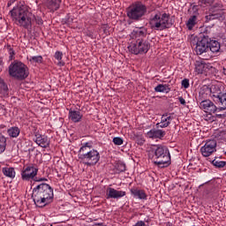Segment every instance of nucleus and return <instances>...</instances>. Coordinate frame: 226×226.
<instances>
[{"label": "nucleus", "mask_w": 226, "mask_h": 226, "mask_svg": "<svg viewBox=\"0 0 226 226\" xmlns=\"http://www.w3.org/2000/svg\"><path fill=\"white\" fill-rule=\"evenodd\" d=\"M32 199L37 207H45L54 200V189L50 185L41 183L33 189Z\"/></svg>", "instance_id": "f257e3e1"}, {"label": "nucleus", "mask_w": 226, "mask_h": 226, "mask_svg": "<svg viewBox=\"0 0 226 226\" xmlns=\"http://www.w3.org/2000/svg\"><path fill=\"white\" fill-rule=\"evenodd\" d=\"M10 13L15 24L19 26V27H24V29H31L33 27L34 16L27 6L21 5L19 7H14Z\"/></svg>", "instance_id": "f03ea898"}, {"label": "nucleus", "mask_w": 226, "mask_h": 226, "mask_svg": "<svg viewBox=\"0 0 226 226\" xmlns=\"http://www.w3.org/2000/svg\"><path fill=\"white\" fill-rule=\"evenodd\" d=\"M78 158L84 165L94 167L100 162V152L89 142L83 143L78 151Z\"/></svg>", "instance_id": "7ed1b4c3"}, {"label": "nucleus", "mask_w": 226, "mask_h": 226, "mask_svg": "<svg viewBox=\"0 0 226 226\" xmlns=\"http://www.w3.org/2000/svg\"><path fill=\"white\" fill-rule=\"evenodd\" d=\"M148 157L154 160V165L159 169H165L170 165V153L169 148L163 146H158L156 148L148 152Z\"/></svg>", "instance_id": "20e7f679"}, {"label": "nucleus", "mask_w": 226, "mask_h": 226, "mask_svg": "<svg viewBox=\"0 0 226 226\" xmlns=\"http://www.w3.org/2000/svg\"><path fill=\"white\" fill-rule=\"evenodd\" d=\"M149 26L154 31H165V29H170L174 23L170 19V14L164 12L157 13L152 17L149 20Z\"/></svg>", "instance_id": "39448f33"}, {"label": "nucleus", "mask_w": 226, "mask_h": 226, "mask_svg": "<svg viewBox=\"0 0 226 226\" xmlns=\"http://www.w3.org/2000/svg\"><path fill=\"white\" fill-rule=\"evenodd\" d=\"M9 75L16 80H26L29 77V68L20 61H14L9 65Z\"/></svg>", "instance_id": "423d86ee"}, {"label": "nucleus", "mask_w": 226, "mask_h": 226, "mask_svg": "<svg viewBox=\"0 0 226 226\" xmlns=\"http://www.w3.org/2000/svg\"><path fill=\"white\" fill-rule=\"evenodd\" d=\"M147 11V7H146L144 4H142L141 2H136L127 9V17L131 20H142V17L146 15Z\"/></svg>", "instance_id": "0eeeda50"}, {"label": "nucleus", "mask_w": 226, "mask_h": 226, "mask_svg": "<svg viewBox=\"0 0 226 226\" xmlns=\"http://www.w3.org/2000/svg\"><path fill=\"white\" fill-rule=\"evenodd\" d=\"M149 49H151L149 41L144 39H137L136 41L132 42L128 46L130 53L135 54V56H138V54H147Z\"/></svg>", "instance_id": "6e6552de"}, {"label": "nucleus", "mask_w": 226, "mask_h": 226, "mask_svg": "<svg viewBox=\"0 0 226 226\" xmlns=\"http://www.w3.org/2000/svg\"><path fill=\"white\" fill-rule=\"evenodd\" d=\"M209 41L210 38L208 35H203L199 38L195 47V52L198 56H202L204 52L207 51V49H209Z\"/></svg>", "instance_id": "1a4fd4ad"}, {"label": "nucleus", "mask_w": 226, "mask_h": 226, "mask_svg": "<svg viewBox=\"0 0 226 226\" xmlns=\"http://www.w3.org/2000/svg\"><path fill=\"white\" fill-rule=\"evenodd\" d=\"M36 176H38V167L34 166V164L26 166L21 171V179L23 181H31V179H34Z\"/></svg>", "instance_id": "9d476101"}, {"label": "nucleus", "mask_w": 226, "mask_h": 226, "mask_svg": "<svg viewBox=\"0 0 226 226\" xmlns=\"http://www.w3.org/2000/svg\"><path fill=\"white\" fill-rule=\"evenodd\" d=\"M216 151V140L210 139L205 143L203 147L200 148V153L202 156L207 158V156H211L213 153Z\"/></svg>", "instance_id": "9b49d317"}, {"label": "nucleus", "mask_w": 226, "mask_h": 226, "mask_svg": "<svg viewBox=\"0 0 226 226\" xmlns=\"http://www.w3.org/2000/svg\"><path fill=\"white\" fill-rule=\"evenodd\" d=\"M211 98H213L216 105H219V108H217L218 112L226 110V93L212 94Z\"/></svg>", "instance_id": "f8f14e48"}, {"label": "nucleus", "mask_w": 226, "mask_h": 226, "mask_svg": "<svg viewBox=\"0 0 226 226\" xmlns=\"http://www.w3.org/2000/svg\"><path fill=\"white\" fill-rule=\"evenodd\" d=\"M200 109L206 114H215L218 112V107L211 100H204L200 102Z\"/></svg>", "instance_id": "ddd939ff"}, {"label": "nucleus", "mask_w": 226, "mask_h": 226, "mask_svg": "<svg viewBox=\"0 0 226 226\" xmlns=\"http://www.w3.org/2000/svg\"><path fill=\"white\" fill-rule=\"evenodd\" d=\"M126 196V192L124 191H117L115 188L108 187L106 189V199L109 200V199H123V197Z\"/></svg>", "instance_id": "4468645a"}, {"label": "nucleus", "mask_w": 226, "mask_h": 226, "mask_svg": "<svg viewBox=\"0 0 226 226\" xmlns=\"http://www.w3.org/2000/svg\"><path fill=\"white\" fill-rule=\"evenodd\" d=\"M34 142L41 147L44 148H47L49 147V146H50V139H49V137L41 135L40 134V132H35Z\"/></svg>", "instance_id": "2eb2a0df"}, {"label": "nucleus", "mask_w": 226, "mask_h": 226, "mask_svg": "<svg viewBox=\"0 0 226 226\" xmlns=\"http://www.w3.org/2000/svg\"><path fill=\"white\" fill-rule=\"evenodd\" d=\"M172 119H174L172 114H163L161 117V122L156 124V128H168V126L170 125Z\"/></svg>", "instance_id": "dca6fc26"}, {"label": "nucleus", "mask_w": 226, "mask_h": 226, "mask_svg": "<svg viewBox=\"0 0 226 226\" xmlns=\"http://www.w3.org/2000/svg\"><path fill=\"white\" fill-rule=\"evenodd\" d=\"M165 131L162 129H152L147 132L148 139H163L165 137Z\"/></svg>", "instance_id": "f3484780"}, {"label": "nucleus", "mask_w": 226, "mask_h": 226, "mask_svg": "<svg viewBox=\"0 0 226 226\" xmlns=\"http://www.w3.org/2000/svg\"><path fill=\"white\" fill-rule=\"evenodd\" d=\"M132 36H135L138 40H144L147 36V28L142 26L134 29L132 31Z\"/></svg>", "instance_id": "a211bd4d"}, {"label": "nucleus", "mask_w": 226, "mask_h": 226, "mask_svg": "<svg viewBox=\"0 0 226 226\" xmlns=\"http://www.w3.org/2000/svg\"><path fill=\"white\" fill-rule=\"evenodd\" d=\"M69 119L72 121V123H80V121H82V113H80V111L70 109Z\"/></svg>", "instance_id": "6ab92c4d"}, {"label": "nucleus", "mask_w": 226, "mask_h": 226, "mask_svg": "<svg viewBox=\"0 0 226 226\" xmlns=\"http://www.w3.org/2000/svg\"><path fill=\"white\" fill-rule=\"evenodd\" d=\"M2 174H4L5 177H10V179H15V176L17 173L15 172V168L5 166L2 168Z\"/></svg>", "instance_id": "aec40b11"}, {"label": "nucleus", "mask_w": 226, "mask_h": 226, "mask_svg": "<svg viewBox=\"0 0 226 226\" xmlns=\"http://www.w3.org/2000/svg\"><path fill=\"white\" fill-rule=\"evenodd\" d=\"M46 6L50 11H56L61 6V0H47Z\"/></svg>", "instance_id": "412c9836"}, {"label": "nucleus", "mask_w": 226, "mask_h": 226, "mask_svg": "<svg viewBox=\"0 0 226 226\" xmlns=\"http://www.w3.org/2000/svg\"><path fill=\"white\" fill-rule=\"evenodd\" d=\"M206 68H207V64L204 62V60H199L195 62V72L196 73L202 74L206 72Z\"/></svg>", "instance_id": "4be33fe9"}, {"label": "nucleus", "mask_w": 226, "mask_h": 226, "mask_svg": "<svg viewBox=\"0 0 226 226\" xmlns=\"http://www.w3.org/2000/svg\"><path fill=\"white\" fill-rule=\"evenodd\" d=\"M131 193L133 195L135 199H139L142 200H146L147 199V195L146 194V192L139 190V189H131Z\"/></svg>", "instance_id": "5701e85b"}, {"label": "nucleus", "mask_w": 226, "mask_h": 226, "mask_svg": "<svg viewBox=\"0 0 226 226\" xmlns=\"http://www.w3.org/2000/svg\"><path fill=\"white\" fill-rule=\"evenodd\" d=\"M208 49H210L213 54H217V52H220L221 49L220 42H218V41L210 39V41H208Z\"/></svg>", "instance_id": "b1692460"}, {"label": "nucleus", "mask_w": 226, "mask_h": 226, "mask_svg": "<svg viewBox=\"0 0 226 226\" xmlns=\"http://www.w3.org/2000/svg\"><path fill=\"white\" fill-rule=\"evenodd\" d=\"M218 19H222V13L209 11V13L205 16V22H211V20H216Z\"/></svg>", "instance_id": "393cba45"}, {"label": "nucleus", "mask_w": 226, "mask_h": 226, "mask_svg": "<svg viewBox=\"0 0 226 226\" xmlns=\"http://www.w3.org/2000/svg\"><path fill=\"white\" fill-rule=\"evenodd\" d=\"M155 93H170V86L159 84L154 87Z\"/></svg>", "instance_id": "a878e982"}, {"label": "nucleus", "mask_w": 226, "mask_h": 226, "mask_svg": "<svg viewBox=\"0 0 226 226\" xmlns=\"http://www.w3.org/2000/svg\"><path fill=\"white\" fill-rule=\"evenodd\" d=\"M7 133L9 137H11L12 139H17V137L20 135V129L17 126L11 127L7 130Z\"/></svg>", "instance_id": "bb28decb"}, {"label": "nucleus", "mask_w": 226, "mask_h": 226, "mask_svg": "<svg viewBox=\"0 0 226 226\" xmlns=\"http://www.w3.org/2000/svg\"><path fill=\"white\" fill-rule=\"evenodd\" d=\"M0 94H2V96H8L9 94L8 85H6V83H4V80L1 78H0Z\"/></svg>", "instance_id": "cd10ccee"}, {"label": "nucleus", "mask_w": 226, "mask_h": 226, "mask_svg": "<svg viewBox=\"0 0 226 226\" xmlns=\"http://www.w3.org/2000/svg\"><path fill=\"white\" fill-rule=\"evenodd\" d=\"M195 24H197V16H192L186 22V26L189 31H192L193 27H195Z\"/></svg>", "instance_id": "c85d7f7f"}, {"label": "nucleus", "mask_w": 226, "mask_h": 226, "mask_svg": "<svg viewBox=\"0 0 226 226\" xmlns=\"http://www.w3.org/2000/svg\"><path fill=\"white\" fill-rule=\"evenodd\" d=\"M117 174H121L126 170V164L123 162H117L115 165Z\"/></svg>", "instance_id": "c756f323"}, {"label": "nucleus", "mask_w": 226, "mask_h": 226, "mask_svg": "<svg viewBox=\"0 0 226 226\" xmlns=\"http://www.w3.org/2000/svg\"><path fill=\"white\" fill-rule=\"evenodd\" d=\"M55 59H56L57 66H64V62L63 61V52L56 51L54 56Z\"/></svg>", "instance_id": "7c9ffc66"}, {"label": "nucleus", "mask_w": 226, "mask_h": 226, "mask_svg": "<svg viewBox=\"0 0 226 226\" xmlns=\"http://www.w3.org/2000/svg\"><path fill=\"white\" fill-rule=\"evenodd\" d=\"M6 150V138L0 132V154Z\"/></svg>", "instance_id": "2f4dec72"}, {"label": "nucleus", "mask_w": 226, "mask_h": 226, "mask_svg": "<svg viewBox=\"0 0 226 226\" xmlns=\"http://www.w3.org/2000/svg\"><path fill=\"white\" fill-rule=\"evenodd\" d=\"M223 11V4L222 2H214L213 6L209 9V11Z\"/></svg>", "instance_id": "473e14b6"}, {"label": "nucleus", "mask_w": 226, "mask_h": 226, "mask_svg": "<svg viewBox=\"0 0 226 226\" xmlns=\"http://www.w3.org/2000/svg\"><path fill=\"white\" fill-rule=\"evenodd\" d=\"M212 164L217 169H223V167L226 165V162L220 161V159H215L212 161Z\"/></svg>", "instance_id": "72a5a7b5"}, {"label": "nucleus", "mask_w": 226, "mask_h": 226, "mask_svg": "<svg viewBox=\"0 0 226 226\" xmlns=\"http://www.w3.org/2000/svg\"><path fill=\"white\" fill-rule=\"evenodd\" d=\"M30 63H37V64H41L43 63V56H31L29 58Z\"/></svg>", "instance_id": "f704fd0d"}, {"label": "nucleus", "mask_w": 226, "mask_h": 226, "mask_svg": "<svg viewBox=\"0 0 226 226\" xmlns=\"http://www.w3.org/2000/svg\"><path fill=\"white\" fill-rule=\"evenodd\" d=\"M7 50L9 52V60L13 61V57L15 56V50H13V48L11 46L8 45L7 46Z\"/></svg>", "instance_id": "c9c22d12"}, {"label": "nucleus", "mask_w": 226, "mask_h": 226, "mask_svg": "<svg viewBox=\"0 0 226 226\" xmlns=\"http://www.w3.org/2000/svg\"><path fill=\"white\" fill-rule=\"evenodd\" d=\"M123 138L121 137H115L113 138V144H115V146H123Z\"/></svg>", "instance_id": "e433bc0d"}, {"label": "nucleus", "mask_w": 226, "mask_h": 226, "mask_svg": "<svg viewBox=\"0 0 226 226\" xmlns=\"http://www.w3.org/2000/svg\"><path fill=\"white\" fill-rule=\"evenodd\" d=\"M205 121H210V123H213L215 121V117H213V113H207L206 116H204Z\"/></svg>", "instance_id": "4c0bfd02"}, {"label": "nucleus", "mask_w": 226, "mask_h": 226, "mask_svg": "<svg viewBox=\"0 0 226 226\" xmlns=\"http://www.w3.org/2000/svg\"><path fill=\"white\" fill-rule=\"evenodd\" d=\"M182 86L185 89H188L190 87V79H185L182 80Z\"/></svg>", "instance_id": "58836bf2"}, {"label": "nucleus", "mask_w": 226, "mask_h": 226, "mask_svg": "<svg viewBox=\"0 0 226 226\" xmlns=\"http://www.w3.org/2000/svg\"><path fill=\"white\" fill-rule=\"evenodd\" d=\"M202 3L207 4V6H211V4H215V0H202Z\"/></svg>", "instance_id": "ea45409f"}, {"label": "nucleus", "mask_w": 226, "mask_h": 226, "mask_svg": "<svg viewBox=\"0 0 226 226\" xmlns=\"http://www.w3.org/2000/svg\"><path fill=\"white\" fill-rule=\"evenodd\" d=\"M178 102L181 103V105H186V101L183 97H178Z\"/></svg>", "instance_id": "a19ab883"}, {"label": "nucleus", "mask_w": 226, "mask_h": 226, "mask_svg": "<svg viewBox=\"0 0 226 226\" xmlns=\"http://www.w3.org/2000/svg\"><path fill=\"white\" fill-rule=\"evenodd\" d=\"M133 226H146V222L144 221H139Z\"/></svg>", "instance_id": "79ce46f5"}, {"label": "nucleus", "mask_w": 226, "mask_h": 226, "mask_svg": "<svg viewBox=\"0 0 226 226\" xmlns=\"http://www.w3.org/2000/svg\"><path fill=\"white\" fill-rule=\"evenodd\" d=\"M34 181L36 183H41V181H47V178L46 177L35 178Z\"/></svg>", "instance_id": "37998d69"}, {"label": "nucleus", "mask_w": 226, "mask_h": 226, "mask_svg": "<svg viewBox=\"0 0 226 226\" xmlns=\"http://www.w3.org/2000/svg\"><path fill=\"white\" fill-rule=\"evenodd\" d=\"M216 117H219V119H222V117H226V113H224V114H216Z\"/></svg>", "instance_id": "c03bdc74"}, {"label": "nucleus", "mask_w": 226, "mask_h": 226, "mask_svg": "<svg viewBox=\"0 0 226 226\" xmlns=\"http://www.w3.org/2000/svg\"><path fill=\"white\" fill-rule=\"evenodd\" d=\"M14 3H15V0H10V1L7 3L8 8H10V6H11Z\"/></svg>", "instance_id": "a18cd8bd"}]
</instances>
